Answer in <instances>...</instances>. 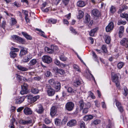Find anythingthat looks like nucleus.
Instances as JSON below:
<instances>
[{
    "label": "nucleus",
    "instance_id": "obj_1",
    "mask_svg": "<svg viewBox=\"0 0 128 128\" xmlns=\"http://www.w3.org/2000/svg\"><path fill=\"white\" fill-rule=\"evenodd\" d=\"M48 82L52 86L54 87L57 91H58L60 88V84L58 82H56L53 78L49 80Z\"/></svg>",
    "mask_w": 128,
    "mask_h": 128
},
{
    "label": "nucleus",
    "instance_id": "obj_2",
    "mask_svg": "<svg viewBox=\"0 0 128 128\" xmlns=\"http://www.w3.org/2000/svg\"><path fill=\"white\" fill-rule=\"evenodd\" d=\"M47 92L49 96H52L55 94L54 90L50 85L47 86Z\"/></svg>",
    "mask_w": 128,
    "mask_h": 128
},
{
    "label": "nucleus",
    "instance_id": "obj_3",
    "mask_svg": "<svg viewBox=\"0 0 128 128\" xmlns=\"http://www.w3.org/2000/svg\"><path fill=\"white\" fill-rule=\"evenodd\" d=\"M120 45L125 48H128V38H124L120 41Z\"/></svg>",
    "mask_w": 128,
    "mask_h": 128
},
{
    "label": "nucleus",
    "instance_id": "obj_4",
    "mask_svg": "<svg viewBox=\"0 0 128 128\" xmlns=\"http://www.w3.org/2000/svg\"><path fill=\"white\" fill-rule=\"evenodd\" d=\"M22 90L20 92L21 94L23 95L27 94L28 92V85L26 84H24L21 86Z\"/></svg>",
    "mask_w": 128,
    "mask_h": 128
},
{
    "label": "nucleus",
    "instance_id": "obj_5",
    "mask_svg": "<svg viewBox=\"0 0 128 128\" xmlns=\"http://www.w3.org/2000/svg\"><path fill=\"white\" fill-rule=\"evenodd\" d=\"M112 81L115 83L117 87H118L120 84L118 80V77L116 74H114L113 76L112 74Z\"/></svg>",
    "mask_w": 128,
    "mask_h": 128
},
{
    "label": "nucleus",
    "instance_id": "obj_6",
    "mask_svg": "<svg viewBox=\"0 0 128 128\" xmlns=\"http://www.w3.org/2000/svg\"><path fill=\"white\" fill-rule=\"evenodd\" d=\"M19 122L21 124L25 125L30 124H33L34 122H32L31 119L29 118L28 120H20Z\"/></svg>",
    "mask_w": 128,
    "mask_h": 128
},
{
    "label": "nucleus",
    "instance_id": "obj_7",
    "mask_svg": "<svg viewBox=\"0 0 128 128\" xmlns=\"http://www.w3.org/2000/svg\"><path fill=\"white\" fill-rule=\"evenodd\" d=\"M114 28V24L113 22H110L106 28V31L107 32H109L112 30Z\"/></svg>",
    "mask_w": 128,
    "mask_h": 128
},
{
    "label": "nucleus",
    "instance_id": "obj_8",
    "mask_svg": "<svg viewBox=\"0 0 128 128\" xmlns=\"http://www.w3.org/2000/svg\"><path fill=\"white\" fill-rule=\"evenodd\" d=\"M22 48L20 50L19 55L21 57H22L23 56L26 54L28 53V48L22 46H20Z\"/></svg>",
    "mask_w": 128,
    "mask_h": 128
},
{
    "label": "nucleus",
    "instance_id": "obj_9",
    "mask_svg": "<svg viewBox=\"0 0 128 128\" xmlns=\"http://www.w3.org/2000/svg\"><path fill=\"white\" fill-rule=\"evenodd\" d=\"M42 60L43 62L48 64L50 63L52 60L51 57L48 56H43L42 58Z\"/></svg>",
    "mask_w": 128,
    "mask_h": 128
},
{
    "label": "nucleus",
    "instance_id": "obj_10",
    "mask_svg": "<svg viewBox=\"0 0 128 128\" xmlns=\"http://www.w3.org/2000/svg\"><path fill=\"white\" fill-rule=\"evenodd\" d=\"M25 99V97L24 96H18L15 98V102L16 103L20 104L22 103Z\"/></svg>",
    "mask_w": 128,
    "mask_h": 128
},
{
    "label": "nucleus",
    "instance_id": "obj_11",
    "mask_svg": "<svg viewBox=\"0 0 128 128\" xmlns=\"http://www.w3.org/2000/svg\"><path fill=\"white\" fill-rule=\"evenodd\" d=\"M74 106V104L72 102H68L66 105V109L69 111L72 110Z\"/></svg>",
    "mask_w": 128,
    "mask_h": 128
},
{
    "label": "nucleus",
    "instance_id": "obj_12",
    "mask_svg": "<svg viewBox=\"0 0 128 128\" xmlns=\"http://www.w3.org/2000/svg\"><path fill=\"white\" fill-rule=\"evenodd\" d=\"M32 58V56L30 54H28L23 57L22 62L24 63L27 62Z\"/></svg>",
    "mask_w": 128,
    "mask_h": 128
},
{
    "label": "nucleus",
    "instance_id": "obj_13",
    "mask_svg": "<svg viewBox=\"0 0 128 128\" xmlns=\"http://www.w3.org/2000/svg\"><path fill=\"white\" fill-rule=\"evenodd\" d=\"M76 121L75 120H70L67 124V126L70 127H72L76 125Z\"/></svg>",
    "mask_w": 128,
    "mask_h": 128
},
{
    "label": "nucleus",
    "instance_id": "obj_14",
    "mask_svg": "<svg viewBox=\"0 0 128 128\" xmlns=\"http://www.w3.org/2000/svg\"><path fill=\"white\" fill-rule=\"evenodd\" d=\"M54 71L61 74H64L65 72L64 70L62 69H58L57 67H55L54 68Z\"/></svg>",
    "mask_w": 128,
    "mask_h": 128
},
{
    "label": "nucleus",
    "instance_id": "obj_15",
    "mask_svg": "<svg viewBox=\"0 0 128 128\" xmlns=\"http://www.w3.org/2000/svg\"><path fill=\"white\" fill-rule=\"evenodd\" d=\"M38 108L36 109L35 111L39 114L42 113L44 109L42 106L40 105L38 106Z\"/></svg>",
    "mask_w": 128,
    "mask_h": 128
},
{
    "label": "nucleus",
    "instance_id": "obj_16",
    "mask_svg": "<svg viewBox=\"0 0 128 128\" xmlns=\"http://www.w3.org/2000/svg\"><path fill=\"white\" fill-rule=\"evenodd\" d=\"M53 46H50V48L46 46L44 48V50L45 51L49 54H52L53 53Z\"/></svg>",
    "mask_w": 128,
    "mask_h": 128
},
{
    "label": "nucleus",
    "instance_id": "obj_17",
    "mask_svg": "<svg viewBox=\"0 0 128 128\" xmlns=\"http://www.w3.org/2000/svg\"><path fill=\"white\" fill-rule=\"evenodd\" d=\"M92 12V14L95 16L98 17L100 16V12L97 9L93 10Z\"/></svg>",
    "mask_w": 128,
    "mask_h": 128
},
{
    "label": "nucleus",
    "instance_id": "obj_18",
    "mask_svg": "<svg viewBox=\"0 0 128 128\" xmlns=\"http://www.w3.org/2000/svg\"><path fill=\"white\" fill-rule=\"evenodd\" d=\"M24 111V112L26 115L30 114L32 113V111L30 108H25Z\"/></svg>",
    "mask_w": 128,
    "mask_h": 128
},
{
    "label": "nucleus",
    "instance_id": "obj_19",
    "mask_svg": "<svg viewBox=\"0 0 128 128\" xmlns=\"http://www.w3.org/2000/svg\"><path fill=\"white\" fill-rule=\"evenodd\" d=\"M56 113V107L55 106L52 107L50 110V115L52 116H54Z\"/></svg>",
    "mask_w": 128,
    "mask_h": 128
},
{
    "label": "nucleus",
    "instance_id": "obj_20",
    "mask_svg": "<svg viewBox=\"0 0 128 128\" xmlns=\"http://www.w3.org/2000/svg\"><path fill=\"white\" fill-rule=\"evenodd\" d=\"M22 34L27 39L31 40L32 39V37L30 35L28 34L26 32H22Z\"/></svg>",
    "mask_w": 128,
    "mask_h": 128
},
{
    "label": "nucleus",
    "instance_id": "obj_21",
    "mask_svg": "<svg viewBox=\"0 0 128 128\" xmlns=\"http://www.w3.org/2000/svg\"><path fill=\"white\" fill-rule=\"evenodd\" d=\"M93 118V117L92 115H86L84 117L83 119L85 121H87L92 119Z\"/></svg>",
    "mask_w": 128,
    "mask_h": 128
},
{
    "label": "nucleus",
    "instance_id": "obj_22",
    "mask_svg": "<svg viewBox=\"0 0 128 128\" xmlns=\"http://www.w3.org/2000/svg\"><path fill=\"white\" fill-rule=\"evenodd\" d=\"M88 75L87 76V78L88 79H92V80H94V82H95V80L94 78L92 75L91 74L90 71L88 70Z\"/></svg>",
    "mask_w": 128,
    "mask_h": 128
},
{
    "label": "nucleus",
    "instance_id": "obj_23",
    "mask_svg": "<svg viewBox=\"0 0 128 128\" xmlns=\"http://www.w3.org/2000/svg\"><path fill=\"white\" fill-rule=\"evenodd\" d=\"M17 67L19 70L22 71H26L28 70V68L20 65L18 66Z\"/></svg>",
    "mask_w": 128,
    "mask_h": 128
},
{
    "label": "nucleus",
    "instance_id": "obj_24",
    "mask_svg": "<svg viewBox=\"0 0 128 128\" xmlns=\"http://www.w3.org/2000/svg\"><path fill=\"white\" fill-rule=\"evenodd\" d=\"M104 40L105 42L107 44H109L110 41V36L107 35L104 36Z\"/></svg>",
    "mask_w": 128,
    "mask_h": 128
},
{
    "label": "nucleus",
    "instance_id": "obj_25",
    "mask_svg": "<svg viewBox=\"0 0 128 128\" xmlns=\"http://www.w3.org/2000/svg\"><path fill=\"white\" fill-rule=\"evenodd\" d=\"M37 61L36 59H34L30 60L29 63L28 64V65L29 66H32L35 65L37 62Z\"/></svg>",
    "mask_w": 128,
    "mask_h": 128
},
{
    "label": "nucleus",
    "instance_id": "obj_26",
    "mask_svg": "<svg viewBox=\"0 0 128 128\" xmlns=\"http://www.w3.org/2000/svg\"><path fill=\"white\" fill-rule=\"evenodd\" d=\"M80 81L78 79H76L74 80L73 83V84L74 85V86L76 87H77L78 86L80 85Z\"/></svg>",
    "mask_w": 128,
    "mask_h": 128
},
{
    "label": "nucleus",
    "instance_id": "obj_27",
    "mask_svg": "<svg viewBox=\"0 0 128 128\" xmlns=\"http://www.w3.org/2000/svg\"><path fill=\"white\" fill-rule=\"evenodd\" d=\"M55 124L58 126H60L62 123V120L60 119L56 118L54 120Z\"/></svg>",
    "mask_w": 128,
    "mask_h": 128
},
{
    "label": "nucleus",
    "instance_id": "obj_28",
    "mask_svg": "<svg viewBox=\"0 0 128 128\" xmlns=\"http://www.w3.org/2000/svg\"><path fill=\"white\" fill-rule=\"evenodd\" d=\"M31 92L32 93L36 94L39 93V90L37 88H32L31 90Z\"/></svg>",
    "mask_w": 128,
    "mask_h": 128
},
{
    "label": "nucleus",
    "instance_id": "obj_29",
    "mask_svg": "<svg viewBox=\"0 0 128 128\" xmlns=\"http://www.w3.org/2000/svg\"><path fill=\"white\" fill-rule=\"evenodd\" d=\"M77 4L78 6L80 7H83L85 5L84 2L82 1H78L77 2Z\"/></svg>",
    "mask_w": 128,
    "mask_h": 128
},
{
    "label": "nucleus",
    "instance_id": "obj_30",
    "mask_svg": "<svg viewBox=\"0 0 128 128\" xmlns=\"http://www.w3.org/2000/svg\"><path fill=\"white\" fill-rule=\"evenodd\" d=\"M84 13L81 10H79L78 11V13L77 18H78L80 19L82 18L83 16Z\"/></svg>",
    "mask_w": 128,
    "mask_h": 128
},
{
    "label": "nucleus",
    "instance_id": "obj_31",
    "mask_svg": "<svg viewBox=\"0 0 128 128\" xmlns=\"http://www.w3.org/2000/svg\"><path fill=\"white\" fill-rule=\"evenodd\" d=\"M36 30L38 31H39V34L41 36H43V37L46 38H47V36L44 35L45 33L44 32L42 31L41 30L39 29L38 28H36Z\"/></svg>",
    "mask_w": 128,
    "mask_h": 128
},
{
    "label": "nucleus",
    "instance_id": "obj_32",
    "mask_svg": "<svg viewBox=\"0 0 128 128\" xmlns=\"http://www.w3.org/2000/svg\"><path fill=\"white\" fill-rule=\"evenodd\" d=\"M67 90L68 92L72 94H75L76 92L75 90H74L71 87H68L67 89Z\"/></svg>",
    "mask_w": 128,
    "mask_h": 128
},
{
    "label": "nucleus",
    "instance_id": "obj_33",
    "mask_svg": "<svg viewBox=\"0 0 128 128\" xmlns=\"http://www.w3.org/2000/svg\"><path fill=\"white\" fill-rule=\"evenodd\" d=\"M110 13L114 14L116 11V8L114 6H112L110 8Z\"/></svg>",
    "mask_w": 128,
    "mask_h": 128
},
{
    "label": "nucleus",
    "instance_id": "obj_34",
    "mask_svg": "<svg viewBox=\"0 0 128 128\" xmlns=\"http://www.w3.org/2000/svg\"><path fill=\"white\" fill-rule=\"evenodd\" d=\"M120 16L122 18H125L128 21V14L125 13H122L120 14Z\"/></svg>",
    "mask_w": 128,
    "mask_h": 128
},
{
    "label": "nucleus",
    "instance_id": "obj_35",
    "mask_svg": "<svg viewBox=\"0 0 128 128\" xmlns=\"http://www.w3.org/2000/svg\"><path fill=\"white\" fill-rule=\"evenodd\" d=\"M17 42L22 44H24L26 42L25 40L19 37Z\"/></svg>",
    "mask_w": 128,
    "mask_h": 128
},
{
    "label": "nucleus",
    "instance_id": "obj_36",
    "mask_svg": "<svg viewBox=\"0 0 128 128\" xmlns=\"http://www.w3.org/2000/svg\"><path fill=\"white\" fill-rule=\"evenodd\" d=\"M124 65V63L122 62H120L117 64L118 68L119 69H120L123 67Z\"/></svg>",
    "mask_w": 128,
    "mask_h": 128
},
{
    "label": "nucleus",
    "instance_id": "obj_37",
    "mask_svg": "<svg viewBox=\"0 0 128 128\" xmlns=\"http://www.w3.org/2000/svg\"><path fill=\"white\" fill-rule=\"evenodd\" d=\"M73 68L75 71H77L79 72H80V70L79 66L76 64H74L73 66Z\"/></svg>",
    "mask_w": 128,
    "mask_h": 128
},
{
    "label": "nucleus",
    "instance_id": "obj_38",
    "mask_svg": "<svg viewBox=\"0 0 128 128\" xmlns=\"http://www.w3.org/2000/svg\"><path fill=\"white\" fill-rule=\"evenodd\" d=\"M60 58L61 60L63 61L66 60L67 59V58L62 55H60Z\"/></svg>",
    "mask_w": 128,
    "mask_h": 128
},
{
    "label": "nucleus",
    "instance_id": "obj_39",
    "mask_svg": "<svg viewBox=\"0 0 128 128\" xmlns=\"http://www.w3.org/2000/svg\"><path fill=\"white\" fill-rule=\"evenodd\" d=\"M124 92L123 94L125 96H126L128 94V90L126 87V86L124 87Z\"/></svg>",
    "mask_w": 128,
    "mask_h": 128
},
{
    "label": "nucleus",
    "instance_id": "obj_40",
    "mask_svg": "<svg viewBox=\"0 0 128 128\" xmlns=\"http://www.w3.org/2000/svg\"><path fill=\"white\" fill-rule=\"evenodd\" d=\"M10 55L11 57L14 58L17 56V54L12 52H10Z\"/></svg>",
    "mask_w": 128,
    "mask_h": 128
},
{
    "label": "nucleus",
    "instance_id": "obj_41",
    "mask_svg": "<svg viewBox=\"0 0 128 128\" xmlns=\"http://www.w3.org/2000/svg\"><path fill=\"white\" fill-rule=\"evenodd\" d=\"M44 75L46 77H49L52 76V74L50 72L48 71H46L44 73Z\"/></svg>",
    "mask_w": 128,
    "mask_h": 128
},
{
    "label": "nucleus",
    "instance_id": "obj_42",
    "mask_svg": "<svg viewBox=\"0 0 128 128\" xmlns=\"http://www.w3.org/2000/svg\"><path fill=\"white\" fill-rule=\"evenodd\" d=\"M79 105L80 109L82 110L84 106V103L83 100H80L79 102Z\"/></svg>",
    "mask_w": 128,
    "mask_h": 128
},
{
    "label": "nucleus",
    "instance_id": "obj_43",
    "mask_svg": "<svg viewBox=\"0 0 128 128\" xmlns=\"http://www.w3.org/2000/svg\"><path fill=\"white\" fill-rule=\"evenodd\" d=\"M56 22V20L53 19H50L48 20V22L49 23H52L53 24H55Z\"/></svg>",
    "mask_w": 128,
    "mask_h": 128
},
{
    "label": "nucleus",
    "instance_id": "obj_44",
    "mask_svg": "<svg viewBox=\"0 0 128 128\" xmlns=\"http://www.w3.org/2000/svg\"><path fill=\"white\" fill-rule=\"evenodd\" d=\"M126 22L125 21H123L121 20H119L118 22V24L119 25L121 24L125 25L126 24Z\"/></svg>",
    "mask_w": 128,
    "mask_h": 128
},
{
    "label": "nucleus",
    "instance_id": "obj_45",
    "mask_svg": "<svg viewBox=\"0 0 128 128\" xmlns=\"http://www.w3.org/2000/svg\"><path fill=\"white\" fill-rule=\"evenodd\" d=\"M39 98L40 96H36L32 98H31L33 102H35Z\"/></svg>",
    "mask_w": 128,
    "mask_h": 128
},
{
    "label": "nucleus",
    "instance_id": "obj_46",
    "mask_svg": "<svg viewBox=\"0 0 128 128\" xmlns=\"http://www.w3.org/2000/svg\"><path fill=\"white\" fill-rule=\"evenodd\" d=\"M90 20V17L88 15H87L85 16V20L84 21L86 23H88Z\"/></svg>",
    "mask_w": 128,
    "mask_h": 128
},
{
    "label": "nucleus",
    "instance_id": "obj_47",
    "mask_svg": "<svg viewBox=\"0 0 128 128\" xmlns=\"http://www.w3.org/2000/svg\"><path fill=\"white\" fill-rule=\"evenodd\" d=\"M12 37L13 39L17 42L19 36L16 35H14L12 36Z\"/></svg>",
    "mask_w": 128,
    "mask_h": 128
},
{
    "label": "nucleus",
    "instance_id": "obj_48",
    "mask_svg": "<svg viewBox=\"0 0 128 128\" xmlns=\"http://www.w3.org/2000/svg\"><path fill=\"white\" fill-rule=\"evenodd\" d=\"M127 8H128V7L126 6V5L122 7V8H121L119 10V12L120 13L121 12H122V11L124 10H126V9H127Z\"/></svg>",
    "mask_w": 128,
    "mask_h": 128
},
{
    "label": "nucleus",
    "instance_id": "obj_49",
    "mask_svg": "<svg viewBox=\"0 0 128 128\" xmlns=\"http://www.w3.org/2000/svg\"><path fill=\"white\" fill-rule=\"evenodd\" d=\"M100 122V121L99 120H96L94 121L92 123V124L93 123L95 125H96L98 124Z\"/></svg>",
    "mask_w": 128,
    "mask_h": 128
},
{
    "label": "nucleus",
    "instance_id": "obj_50",
    "mask_svg": "<svg viewBox=\"0 0 128 128\" xmlns=\"http://www.w3.org/2000/svg\"><path fill=\"white\" fill-rule=\"evenodd\" d=\"M11 50L12 51V52H17L19 51V50L18 48L12 47L11 48Z\"/></svg>",
    "mask_w": 128,
    "mask_h": 128
},
{
    "label": "nucleus",
    "instance_id": "obj_51",
    "mask_svg": "<svg viewBox=\"0 0 128 128\" xmlns=\"http://www.w3.org/2000/svg\"><path fill=\"white\" fill-rule=\"evenodd\" d=\"M102 49L104 52H107V48L106 45H103L102 47Z\"/></svg>",
    "mask_w": 128,
    "mask_h": 128
},
{
    "label": "nucleus",
    "instance_id": "obj_52",
    "mask_svg": "<svg viewBox=\"0 0 128 128\" xmlns=\"http://www.w3.org/2000/svg\"><path fill=\"white\" fill-rule=\"evenodd\" d=\"M6 24V22L5 20H3L2 21V24L0 25V26L4 29L5 26Z\"/></svg>",
    "mask_w": 128,
    "mask_h": 128
},
{
    "label": "nucleus",
    "instance_id": "obj_53",
    "mask_svg": "<svg viewBox=\"0 0 128 128\" xmlns=\"http://www.w3.org/2000/svg\"><path fill=\"white\" fill-rule=\"evenodd\" d=\"M12 25H13L15 24L16 22V20L14 18H12L11 19Z\"/></svg>",
    "mask_w": 128,
    "mask_h": 128
},
{
    "label": "nucleus",
    "instance_id": "obj_54",
    "mask_svg": "<svg viewBox=\"0 0 128 128\" xmlns=\"http://www.w3.org/2000/svg\"><path fill=\"white\" fill-rule=\"evenodd\" d=\"M51 46H53V47L52 48L53 52H54V50L58 51V46H56L53 45H51Z\"/></svg>",
    "mask_w": 128,
    "mask_h": 128
},
{
    "label": "nucleus",
    "instance_id": "obj_55",
    "mask_svg": "<svg viewBox=\"0 0 128 128\" xmlns=\"http://www.w3.org/2000/svg\"><path fill=\"white\" fill-rule=\"evenodd\" d=\"M70 30L72 32L74 33V34H76L77 33L75 29H74L72 27H70Z\"/></svg>",
    "mask_w": 128,
    "mask_h": 128
},
{
    "label": "nucleus",
    "instance_id": "obj_56",
    "mask_svg": "<svg viewBox=\"0 0 128 128\" xmlns=\"http://www.w3.org/2000/svg\"><path fill=\"white\" fill-rule=\"evenodd\" d=\"M89 96L93 99H94L95 98V96H94L93 93L91 92H89Z\"/></svg>",
    "mask_w": 128,
    "mask_h": 128
},
{
    "label": "nucleus",
    "instance_id": "obj_57",
    "mask_svg": "<svg viewBox=\"0 0 128 128\" xmlns=\"http://www.w3.org/2000/svg\"><path fill=\"white\" fill-rule=\"evenodd\" d=\"M124 28L123 26H121L119 27V32H124Z\"/></svg>",
    "mask_w": 128,
    "mask_h": 128
},
{
    "label": "nucleus",
    "instance_id": "obj_58",
    "mask_svg": "<svg viewBox=\"0 0 128 128\" xmlns=\"http://www.w3.org/2000/svg\"><path fill=\"white\" fill-rule=\"evenodd\" d=\"M54 62L58 66H59L60 64V62L57 59L55 60Z\"/></svg>",
    "mask_w": 128,
    "mask_h": 128
},
{
    "label": "nucleus",
    "instance_id": "obj_59",
    "mask_svg": "<svg viewBox=\"0 0 128 128\" xmlns=\"http://www.w3.org/2000/svg\"><path fill=\"white\" fill-rule=\"evenodd\" d=\"M44 121L45 123L47 124H48L51 122V121L48 118H45Z\"/></svg>",
    "mask_w": 128,
    "mask_h": 128
},
{
    "label": "nucleus",
    "instance_id": "obj_60",
    "mask_svg": "<svg viewBox=\"0 0 128 128\" xmlns=\"http://www.w3.org/2000/svg\"><path fill=\"white\" fill-rule=\"evenodd\" d=\"M88 109L86 108H85L82 111L83 113L84 114H86L87 113L88 111Z\"/></svg>",
    "mask_w": 128,
    "mask_h": 128
},
{
    "label": "nucleus",
    "instance_id": "obj_61",
    "mask_svg": "<svg viewBox=\"0 0 128 128\" xmlns=\"http://www.w3.org/2000/svg\"><path fill=\"white\" fill-rule=\"evenodd\" d=\"M91 106L90 104V103H88L85 104V107L88 109L90 108Z\"/></svg>",
    "mask_w": 128,
    "mask_h": 128
},
{
    "label": "nucleus",
    "instance_id": "obj_62",
    "mask_svg": "<svg viewBox=\"0 0 128 128\" xmlns=\"http://www.w3.org/2000/svg\"><path fill=\"white\" fill-rule=\"evenodd\" d=\"M81 128H85V125L84 123L82 122L80 124Z\"/></svg>",
    "mask_w": 128,
    "mask_h": 128
},
{
    "label": "nucleus",
    "instance_id": "obj_63",
    "mask_svg": "<svg viewBox=\"0 0 128 128\" xmlns=\"http://www.w3.org/2000/svg\"><path fill=\"white\" fill-rule=\"evenodd\" d=\"M13 6H16V7H18L19 6V4L18 2H15L12 3Z\"/></svg>",
    "mask_w": 128,
    "mask_h": 128
},
{
    "label": "nucleus",
    "instance_id": "obj_64",
    "mask_svg": "<svg viewBox=\"0 0 128 128\" xmlns=\"http://www.w3.org/2000/svg\"><path fill=\"white\" fill-rule=\"evenodd\" d=\"M118 108L120 112H122L124 111V109L122 106H120Z\"/></svg>",
    "mask_w": 128,
    "mask_h": 128
}]
</instances>
